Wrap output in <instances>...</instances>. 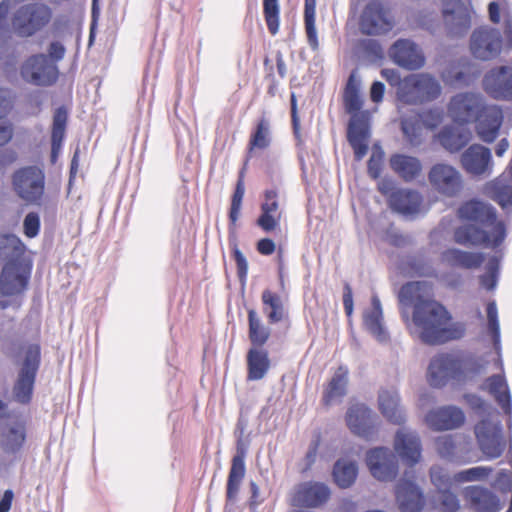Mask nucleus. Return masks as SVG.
Segmentation results:
<instances>
[{"instance_id":"obj_1","label":"nucleus","mask_w":512,"mask_h":512,"mask_svg":"<svg viewBox=\"0 0 512 512\" xmlns=\"http://www.w3.org/2000/svg\"><path fill=\"white\" fill-rule=\"evenodd\" d=\"M459 218L468 223L457 227L454 241L462 246L497 248L506 237V227L497 220L496 209L488 203L470 200L458 210Z\"/></svg>"},{"instance_id":"obj_2","label":"nucleus","mask_w":512,"mask_h":512,"mask_svg":"<svg viewBox=\"0 0 512 512\" xmlns=\"http://www.w3.org/2000/svg\"><path fill=\"white\" fill-rule=\"evenodd\" d=\"M451 315L435 300L419 296L413 306V323L420 329V340L428 345H440L464 336L462 325H449Z\"/></svg>"},{"instance_id":"obj_3","label":"nucleus","mask_w":512,"mask_h":512,"mask_svg":"<svg viewBox=\"0 0 512 512\" xmlns=\"http://www.w3.org/2000/svg\"><path fill=\"white\" fill-rule=\"evenodd\" d=\"M359 91L360 81L351 73L343 98L345 111L351 115L347 127V141L353 149L356 161H361L366 156L371 137L370 114L368 111H361L363 101Z\"/></svg>"},{"instance_id":"obj_4","label":"nucleus","mask_w":512,"mask_h":512,"mask_svg":"<svg viewBox=\"0 0 512 512\" xmlns=\"http://www.w3.org/2000/svg\"><path fill=\"white\" fill-rule=\"evenodd\" d=\"M41 364V348L38 344H29L24 351L23 360L12 387L13 400L21 405L31 403L37 373Z\"/></svg>"},{"instance_id":"obj_5","label":"nucleus","mask_w":512,"mask_h":512,"mask_svg":"<svg viewBox=\"0 0 512 512\" xmlns=\"http://www.w3.org/2000/svg\"><path fill=\"white\" fill-rule=\"evenodd\" d=\"M20 76L24 82L37 87H50L59 78V68L44 53L26 58L20 66Z\"/></svg>"},{"instance_id":"obj_6","label":"nucleus","mask_w":512,"mask_h":512,"mask_svg":"<svg viewBox=\"0 0 512 512\" xmlns=\"http://www.w3.org/2000/svg\"><path fill=\"white\" fill-rule=\"evenodd\" d=\"M441 94L439 82L429 74L406 79L398 90L401 102L410 105L423 104L437 99Z\"/></svg>"},{"instance_id":"obj_7","label":"nucleus","mask_w":512,"mask_h":512,"mask_svg":"<svg viewBox=\"0 0 512 512\" xmlns=\"http://www.w3.org/2000/svg\"><path fill=\"white\" fill-rule=\"evenodd\" d=\"M15 193L26 203L39 204L45 188L44 171L37 166H26L12 175Z\"/></svg>"},{"instance_id":"obj_8","label":"nucleus","mask_w":512,"mask_h":512,"mask_svg":"<svg viewBox=\"0 0 512 512\" xmlns=\"http://www.w3.org/2000/svg\"><path fill=\"white\" fill-rule=\"evenodd\" d=\"M51 17L52 11L47 5L30 3L15 12L12 25L19 36L29 37L46 26Z\"/></svg>"},{"instance_id":"obj_9","label":"nucleus","mask_w":512,"mask_h":512,"mask_svg":"<svg viewBox=\"0 0 512 512\" xmlns=\"http://www.w3.org/2000/svg\"><path fill=\"white\" fill-rule=\"evenodd\" d=\"M442 19L450 38H461L471 29V11L463 0H442Z\"/></svg>"},{"instance_id":"obj_10","label":"nucleus","mask_w":512,"mask_h":512,"mask_svg":"<svg viewBox=\"0 0 512 512\" xmlns=\"http://www.w3.org/2000/svg\"><path fill=\"white\" fill-rule=\"evenodd\" d=\"M428 181L436 192L448 198L459 196L464 186L461 173L446 163L434 164L428 172Z\"/></svg>"},{"instance_id":"obj_11","label":"nucleus","mask_w":512,"mask_h":512,"mask_svg":"<svg viewBox=\"0 0 512 512\" xmlns=\"http://www.w3.org/2000/svg\"><path fill=\"white\" fill-rule=\"evenodd\" d=\"M427 377L430 386L434 388H441L450 380H460L459 353H440L434 356L429 363Z\"/></svg>"},{"instance_id":"obj_12","label":"nucleus","mask_w":512,"mask_h":512,"mask_svg":"<svg viewBox=\"0 0 512 512\" xmlns=\"http://www.w3.org/2000/svg\"><path fill=\"white\" fill-rule=\"evenodd\" d=\"M503 428L500 420L482 419L475 426V435L480 450L487 459L500 457L505 449Z\"/></svg>"},{"instance_id":"obj_13","label":"nucleus","mask_w":512,"mask_h":512,"mask_svg":"<svg viewBox=\"0 0 512 512\" xmlns=\"http://www.w3.org/2000/svg\"><path fill=\"white\" fill-rule=\"evenodd\" d=\"M31 269L24 265L20 258H9L0 274V293L4 296H15L27 289Z\"/></svg>"},{"instance_id":"obj_14","label":"nucleus","mask_w":512,"mask_h":512,"mask_svg":"<svg viewBox=\"0 0 512 512\" xmlns=\"http://www.w3.org/2000/svg\"><path fill=\"white\" fill-rule=\"evenodd\" d=\"M485 107L481 94L463 92L451 98L448 111L455 122L467 124L474 122Z\"/></svg>"},{"instance_id":"obj_15","label":"nucleus","mask_w":512,"mask_h":512,"mask_svg":"<svg viewBox=\"0 0 512 512\" xmlns=\"http://www.w3.org/2000/svg\"><path fill=\"white\" fill-rule=\"evenodd\" d=\"M502 43V35L498 29L480 27L471 35L470 50L475 58L487 61L500 54Z\"/></svg>"},{"instance_id":"obj_16","label":"nucleus","mask_w":512,"mask_h":512,"mask_svg":"<svg viewBox=\"0 0 512 512\" xmlns=\"http://www.w3.org/2000/svg\"><path fill=\"white\" fill-rule=\"evenodd\" d=\"M350 431L366 440L375 438L379 426V419L373 411L364 404L350 406L345 416Z\"/></svg>"},{"instance_id":"obj_17","label":"nucleus","mask_w":512,"mask_h":512,"mask_svg":"<svg viewBox=\"0 0 512 512\" xmlns=\"http://www.w3.org/2000/svg\"><path fill=\"white\" fill-rule=\"evenodd\" d=\"M366 464L373 477L380 481H392L398 475V459L389 448L376 447L367 451Z\"/></svg>"},{"instance_id":"obj_18","label":"nucleus","mask_w":512,"mask_h":512,"mask_svg":"<svg viewBox=\"0 0 512 512\" xmlns=\"http://www.w3.org/2000/svg\"><path fill=\"white\" fill-rule=\"evenodd\" d=\"M393 23L381 2L371 1L363 10L360 30L365 35H379L390 31Z\"/></svg>"},{"instance_id":"obj_19","label":"nucleus","mask_w":512,"mask_h":512,"mask_svg":"<svg viewBox=\"0 0 512 512\" xmlns=\"http://www.w3.org/2000/svg\"><path fill=\"white\" fill-rule=\"evenodd\" d=\"M462 168L472 176H489L492 173L491 150L481 144H472L460 158Z\"/></svg>"},{"instance_id":"obj_20","label":"nucleus","mask_w":512,"mask_h":512,"mask_svg":"<svg viewBox=\"0 0 512 512\" xmlns=\"http://www.w3.org/2000/svg\"><path fill=\"white\" fill-rule=\"evenodd\" d=\"M389 56L395 64L407 70H417L425 63L421 50L409 39L397 40L390 47Z\"/></svg>"},{"instance_id":"obj_21","label":"nucleus","mask_w":512,"mask_h":512,"mask_svg":"<svg viewBox=\"0 0 512 512\" xmlns=\"http://www.w3.org/2000/svg\"><path fill=\"white\" fill-rule=\"evenodd\" d=\"M467 505L473 512H500V498L489 488L480 485L467 486L463 491Z\"/></svg>"},{"instance_id":"obj_22","label":"nucleus","mask_w":512,"mask_h":512,"mask_svg":"<svg viewBox=\"0 0 512 512\" xmlns=\"http://www.w3.org/2000/svg\"><path fill=\"white\" fill-rule=\"evenodd\" d=\"M503 119V111L499 106H486L475 120L479 139L488 144L493 143L499 135Z\"/></svg>"},{"instance_id":"obj_23","label":"nucleus","mask_w":512,"mask_h":512,"mask_svg":"<svg viewBox=\"0 0 512 512\" xmlns=\"http://www.w3.org/2000/svg\"><path fill=\"white\" fill-rule=\"evenodd\" d=\"M395 498L401 512H420L425 497L420 487L408 479H400L395 487Z\"/></svg>"},{"instance_id":"obj_24","label":"nucleus","mask_w":512,"mask_h":512,"mask_svg":"<svg viewBox=\"0 0 512 512\" xmlns=\"http://www.w3.org/2000/svg\"><path fill=\"white\" fill-rule=\"evenodd\" d=\"M331 495L330 488L322 483L309 481L299 485L293 505L297 507L316 508L325 504Z\"/></svg>"},{"instance_id":"obj_25","label":"nucleus","mask_w":512,"mask_h":512,"mask_svg":"<svg viewBox=\"0 0 512 512\" xmlns=\"http://www.w3.org/2000/svg\"><path fill=\"white\" fill-rule=\"evenodd\" d=\"M427 425L435 431L452 430L460 427L465 421L463 411L456 406H443L427 413Z\"/></svg>"},{"instance_id":"obj_26","label":"nucleus","mask_w":512,"mask_h":512,"mask_svg":"<svg viewBox=\"0 0 512 512\" xmlns=\"http://www.w3.org/2000/svg\"><path fill=\"white\" fill-rule=\"evenodd\" d=\"M364 328L380 343L389 341L390 336L383 323V310L376 293L371 297V308L363 312Z\"/></svg>"},{"instance_id":"obj_27","label":"nucleus","mask_w":512,"mask_h":512,"mask_svg":"<svg viewBox=\"0 0 512 512\" xmlns=\"http://www.w3.org/2000/svg\"><path fill=\"white\" fill-rule=\"evenodd\" d=\"M394 448L406 464L413 466L421 457V441L417 433L412 431H397Z\"/></svg>"},{"instance_id":"obj_28","label":"nucleus","mask_w":512,"mask_h":512,"mask_svg":"<svg viewBox=\"0 0 512 512\" xmlns=\"http://www.w3.org/2000/svg\"><path fill=\"white\" fill-rule=\"evenodd\" d=\"M246 450L240 443L237 444L236 454L231 460V467L228 474L227 485H226V500L227 502H234L237 499L240 491V486L245 477Z\"/></svg>"},{"instance_id":"obj_29","label":"nucleus","mask_w":512,"mask_h":512,"mask_svg":"<svg viewBox=\"0 0 512 512\" xmlns=\"http://www.w3.org/2000/svg\"><path fill=\"white\" fill-rule=\"evenodd\" d=\"M422 201L421 194L411 189H397L388 198L389 207L404 216L418 213Z\"/></svg>"},{"instance_id":"obj_30","label":"nucleus","mask_w":512,"mask_h":512,"mask_svg":"<svg viewBox=\"0 0 512 512\" xmlns=\"http://www.w3.org/2000/svg\"><path fill=\"white\" fill-rule=\"evenodd\" d=\"M469 129L460 126H444L437 134L440 145L450 153L463 149L471 140Z\"/></svg>"},{"instance_id":"obj_31","label":"nucleus","mask_w":512,"mask_h":512,"mask_svg":"<svg viewBox=\"0 0 512 512\" xmlns=\"http://www.w3.org/2000/svg\"><path fill=\"white\" fill-rule=\"evenodd\" d=\"M348 369L339 366L323 390L322 402L325 406L340 403L347 394Z\"/></svg>"},{"instance_id":"obj_32","label":"nucleus","mask_w":512,"mask_h":512,"mask_svg":"<svg viewBox=\"0 0 512 512\" xmlns=\"http://www.w3.org/2000/svg\"><path fill=\"white\" fill-rule=\"evenodd\" d=\"M379 408L383 416L391 423L401 425L406 415L400 405V396L396 390H382L378 395Z\"/></svg>"},{"instance_id":"obj_33","label":"nucleus","mask_w":512,"mask_h":512,"mask_svg":"<svg viewBox=\"0 0 512 512\" xmlns=\"http://www.w3.org/2000/svg\"><path fill=\"white\" fill-rule=\"evenodd\" d=\"M441 260L453 268L475 269L482 265L484 255L480 252H468L449 248L441 253Z\"/></svg>"},{"instance_id":"obj_34","label":"nucleus","mask_w":512,"mask_h":512,"mask_svg":"<svg viewBox=\"0 0 512 512\" xmlns=\"http://www.w3.org/2000/svg\"><path fill=\"white\" fill-rule=\"evenodd\" d=\"M68 122V111L64 106L57 107L53 113L51 129L50 161L55 164L62 148Z\"/></svg>"},{"instance_id":"obj_35","label":"nucleus","mask_w":512,"mask_h":512,"mask_svg":"<svg viewBox=\"0 0 512 512\" xmlns=\"http://www.w3.org/2000/svg\"><path fill=\"white\" fill-rule=\"evenodd\" d=\"M279 208L278 190L276 188L264 191V201L261 204V215L257 219V225L265 232L273 231L279 224V219L274 216Z\"/></svg>"},{"instance_id":"obj_36","label":"nucleus","mask_w":512,"mask_h":512,"mask_svg":"<svg viewBox=\"0 0 512 512\" xmlns=\"http://www.w3.org/2000/svg\"><path fill=\"white\" fill-rule=\"evenodd\" d=\"M391 169L404 181L415 180L422 171V164L416 157L405 154H394L390 157Z\"/></svg>"},{"instance_id":"obj_37","label":"nucleus","mask_w":512,"mask_h":512,"mask_svg":"<svg viewBox=\"0 0 512 512\" xmlns=\"http://www.w3.org/2000/svg\"><path fill=\"white\" fill-rule=\"evenodd\" d=\"M269 369L268 351L263 348H250L247 353V379L250 381L261 380Z\"/></svg>"},{"instance_id":"obj_38","label":"nucleus","mask_w":512,"mask_h":512,"mask_svg":"<svg viewBox=\"0 0 512 512\" xmlns=\"http://www.w3.org/2000/svg\"><path fill=\"white\" fill-rule=\"evenodd\" d=\"M486 383L488 392L495 398L504 413L511 416L512 399L505 377L500 374H494L487 378Z\"/></svg>"},{"instance_id":"obj_39","label":"nucleus","mask_w":512,"mask_h":512,"mask_svg":"<svg viewBox=\"0 0 512 512\" xmlns=\"http://www.w3.org/2000/svg\"><path fill=\"white\" fill-rule=\"evenodd\" d=\"M357 476L358 466L356 462L340 458L334 463L332 477L339 488L347 489L351 487Z\"/></svg>"},{"instance_id":"obj_40","label":"nucleus","mask_w":512,"mask_h":512,"mask_svg":"<svg viewBox=\"0 0 512 512\" xmlns=\"http://www.w3.org/2000/svg\"><path fill=\"white\" fill-rule=\"evenodd\" d=\"M263 313L270 324L281 322L285 317V308L280 295L270 289L263 290L261 294Z\"/></svg>"},{"instance_id":"obj_41","label":"nucleus","mask_w":512,"mask_h":512,"mask_svg":"<svg viewBox=\"0 0 512 512\" xmlns=\"http://www.w3.org/2000/svg\"><path fill=\"white\" fill-rule=\"evenodd\" d=\"M248 325V336L253 346L252 348H262L271 335L270 328L263 324L254 309L248 310Z\"/></svg>"},{"instance_id":"obj_42","label":"nucleus","mask_w":512,"mask_h":512,"mask_svg":"<svg viewBox=\"0 0 512 512\" xmlns=\"http://www.w3.org/2000/svg\"><path fill=\"white\" fill-rule=\"evenodd\" d=\"M25 245L13 233L0 234V262L9 258H21L25 252Z\"/></svg>"},{"instance_id":"obj_43","label":"nucleus","mask_w":512,"mask_h":512,"mask_svg":"<svg viewBox=\"0 0 512 512\" xmlns=\"http://www.w3.org/2000/svg\"><path fill=\"white\" fill-rule=\"evenodd\" d=\"M270 121L265 116L258 120L255 130L252 132L248 144L249 152L254 149L264 150L271 144Z\"/></svg>"},{"instance_id":"obj_44","label":"nucleus","mask_w":512,"mask_h":512,"mask_svg":"<svg viewBox=\"0 0 512 512\" xmlns=\"http://www.w3.org/2000/svg\"><path fill=\"white\" fill-rule=\"evenodd\" d=\"M481 75L478 66L469 64L458 71H450L444 81L450 85L464 87L473 84Z\"/></svg>"},{"instance_id":"obj_45","label":"nucleus","mask_w":512,"mask_h":512,"mask_svg":"<svg viewBox=\"0 0 512 512\" xmlns=\"http://www.w3.org/2000/svg\"><path fill=\"white\" fill-rule=\"evenodd\" d=\"M316 0H305L304 4V23L307 40L313 50L319 46L317 31L315 26Z\"/></svg>"},{"instance_id":"obj_46","label":"nucleus","mask_w":512,"mask_h":512,"mask_svg":"<svg viewBox=\"0 0 512 512\" xmlns=\"http://www.w3.org/2000/svg\"><path fill=\"white\" fill-rule=\"evenodd\" d=\"M26 440V429L23 424H15L11 426L4 436L3 447L6 452H19Z\"/></svg>"},{"instance_id":"obj_47","label":"nucleus","mask_w":512,"mask_h":512,"mask_svg":"<svg viewBox=\"0 0 512 512\" xmlns=\"http://www.w3.org/2000/svg\"><path fill=\"white\" fill-rule=\"evenodd\" d=\"M264 19L271 35H276L279 31V0H263Z\"/></svg>"},{"instance_id":"obj_48","label":"nucleus","mask_w":512,"mask_h":512,"mask_svg":"<svg viewBox=\"0 0 512 512\" xmlns=\"http://www.w3.org/2000/svg\"><path fill=\"white\" fill-rule=\"evenodd\" d=\"M488 330L491 334L493 344L497 352L500 350V326L498 320L497 306L494 301L487 304Z\"/></svg>"},{"instance_id":"obj_49","label":"nucleus","mask_w":512,"mask_h":512,"mask_svg":"<svg viewBox=\"0 0 512 512\" xmlns=\"http://www.w3.org/2000/svg\"><path fill=\"white\" fill-rule=\"evenodd\" d=\"M401 129L407 142L412 146H418L422 142V127L417 120L403 119Z\"/></svg>"},{"instance_id":"obj_50","label":"nucleus","mask_w":512,"mask_h":512,"mask_svg":"<svg viewBox=\"0 0 512 512\" xmlns=\"http://www.w3.org/2000/svg\"><path fill=\"white\" fill-rule=\"evenodd\" d=\"M459 360L461 362V377L465 372L473 375L480 374L487 365V361L472 354H459Z\"/></svg>"},{"instance_id":"obj_51","label":"nucleus","mask_w":512,"mask_h":512,"mask_svg":"<svg viewBox=\"0 0 512 512\" xmlns=\"http://www.w3.org/2000/svg\"><path fill=\"white\" fill-rule=\"evenodd\" d=\"M245 193V187L243 179L240 177L237 181L234 193L232 195L231 199V206L229 211V221L230 225H235L240 214L241 206H242V200Z\"/></svg>"},{"instance_id":"obj_52","label":"nucleus","mask_w":512,"mask_h":512,"mask_svg":"<svg viewBox=\"0 0 512 512\" xmlns=\"http://www.w3.org/2000/svg\"><path fill=\"white\" fill-rule=\"evenodd\" d=\"M493 471L491 467L476 466L455 474V480L459 482H471L485 479Z\"/></svg>"},{"instance_id":"obj_53","label":"nucleus","mask_w":512,"mask_h":512,"mask_svg":"<svg viewBox=\"0 0 512 512\" xmlns=\"http://www.w3.org/2000/svg\"><path fill=\"white\" fill-rule=\"evenodd\" d=\"M436 501L439 504L441 512H457L460 509L459 499L450 489L438 492Z\"/></svg>"},{"instance_id":"obj_54","label":"nucleus","mask_w":512,"mask_h":512,"mask_svg":"<svg viewBox=\"0 0 512 512\" xmlns=\"http://www.w3.org/2000/svg\"><path fill=\"white\" fill-rule=\"evenodd\" d=\"M360 47L367 59L376 62L384 57L383 48L375 39H364L360 42Z\"/></svg>"},{"instance_id":"obj_55","label":"nucleus","mask_w":512,"mask_h":512,"mask_svg":"<svg viewBox=\"0 0 512 512\" xmlns=\"http://www.w3.org/2000/svg\"><path fill=\"white\" fill-rule=\"evenodd\" d=\"M384 159V152L380 146L374 145L373 152L367 163L368 174L371 178L377 179L382 172V164Z\"/></svg>"},{"instance_id":"obj_56","label":"nucleus","mask_w":512,"mask_h":512,"mask_svg":"<svg viewBox=\"0 0 512 512\" xmlns=\"http://www.w3.org/2000/svg\"><path fill=\"white\" fill-rule=\"evenodd\" d=\"M232 254H233V258L236 262L237 276H238L239 282L242 286H244L247 281L248 262L246 260V257L244 256V254L238 248L236 242H234L232 245Z\"/></svg>"},{"instance_id":"obj_57","label":"nucleus","mask_w":512,"mask_h":512,"mask_svg":"<svg viewBox=\"0 0 512 512\" xmlns=\"http://www.w3.org/2000/svg\"><path fill=\"white\" fill-rule=\"evenodd\" d=\"M438 454L448 460H452L455 454V443L451 435L438 437L435 441Z\"/></svg>"},{"instance_id":"obj_58","label":"nucleus","mask_w":512,"mask_h":512,"mask_svg":"<svg viewBox=\"0 0 512 512\" xmlns=\"http://www.w3.org/2000/svg\"><path fill=\"white\" fill-rule=\"evenodd\" d=\"M40 217L36 212H29L23 221L24 234L28 238L36 237L40 232Z\"/></svg>"},{"instance_id":"obj_59","label":"nucleus","mask_w":512,"mask_h":512,"mask_svg":"<svg viewBox=\"0 0 512 512\" xmlns=\"http://www.w3.org/2000/svg\"><path fill=\"white\" fill-rule=\"evenodd\" d=\"M430 478L438 492H441V490L450 489L451 479L447 473L442 471V469L434 467L431 468Z\"/></svg>"},{"instance_id":"obj_60","label":"nucleus","mask_w":512,"mask_h":512,"mask_svg":"<svg viewBox=\"0 0 512 512\" xmlns=\"http://www.w3.org/2000/svg\"><path fill=\"white\" fill-rule=\"evenodd\" d=\"M66 53L65 46L59 41H53L50 43L48 47V58L50 61H54V63H58L61 61Z\"/></svg>"},{"instance_id":"obj_61","label":"nucleus","mask_w":512,"mask_h":512,"mask_svg":"<svg viewBox=\"0 0 512 512\" xmlns=\"http://www.w3.org/2000/svg\"><path fill=\"white\" fill-rule=\"evenodd\" d=\"M495 486L502 492H508L512 489V478L507 470L503 469L497 474Z\"/></svg>"},{"instance_id":"obj_62","label":"nucleus","mask_w":512,"mask_h":512,"mask_svg":"<svg viewBox=\"0 0 512 512\" xmlns=\"http://www.w3.org/2000/svg\"><path fill=\"white\" fill-rule=\"evenodd\" d=\"M291 104V120H292V127H293V133L297 139L300 138V120L297 113V100L294 93L291 94L290 99Z\"/></svg>"},{"instance_id":"obj_63","label":"nucleus","mask_w":512,"mask_h":512,"mask_svg":"<svg viewBox=\"0 0 512 512\" xmlns=\"http://www.w3.org/2000/svg\"><path fill=\"white\" fill-rule=\"evenodd\" d=\"M13 107V103L9 97V92L5 89H0V119L8 115Z\"/></svg>"},{"instance_id":"obj_64","label":"nucleus","mask_w":512,"mask_h":512,"mask_svg":"<svg viewBox=\"0 0 512 512\" xmlns=\"http://www.w3.org/2000/svg\"><path fill=\"white\" fill-rule=\"evenodd\" d=\"M343 306L347 317L353 313V293L350 285L346 283L343 289Z\"/></svg>"}]
</instances>
